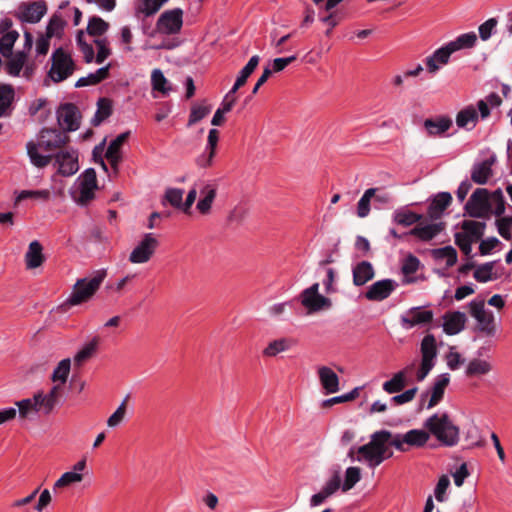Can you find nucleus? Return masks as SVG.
<instances>
[{
    "label": "nucleus",
    "mask_w": 512,
    "mask_h": 512,
    "mask_svg": "<svg viewBox=\"0 0 512 512\" xmlns=\"http://www.w3.org/2000/svg\"><path fill=\"white\" fill-rule=\"evenodd\" d=\"M51 62V68L48 75L55 83L66 80L76 69V65L72 57L62 48H57L52 53Z\"/></svg>",
    "instance_id": "39448f33"
},
{
    "label": "nucleus",
    "mask_w": 512,
    "mask_h": 512,
    "mask_svg": "<svg viewBox=\"0 0 512 512\" xmlns=\"http://www.w3.org/2000/svg\"><path fill=\"white\" fill-rule=\"evenodd\" d=\"M443 330L447 335L460 333L467 321L466 315L460 311L447 312L443 316Z\"/></svg>",
    "instance_id": "4be33fe9"
},
{
    "label": "nucleus",
    "mask_w": 512,
    "mask_h": 512,
    "mask_svg": "<svg viewBox=\"0 0 512 512\" xmlns=\"http://www.w3.org/2000/svg\"><path fill=\"white\" fill-rule=\"evenodd\" d=\"M219 141V131L217 129H211L208 133L206 154L200 156L197 159V163L201 167H209L213 163V159L216 155L217 144Z\"/></svg>",
    "instance_id": "a878e982"
},
{
    "label": "nucleus",
    "mask_w": 512,
    "mask_h": 512,
    "mask_svg": "<svg viewBox=\"0 0 512 512\" xmlns=\"http://www.w3.org/2000/svg\"><path fill=\"white\" fill-rule=\"evenodd\" d=\"M422 219L423 215L417 214L405 207L398 208L392 213V222L403 227H408L415 223L418 224Z\"/></svg>",
    "instance_id": "7c9ffc66"
},
{
    "label": "nucleus",
    "mask_w": 512,
    "mask_h": 512,
    "mask_svg": "<svg viewBox=\"0 0 512 512\" xmlns=\"http://www.w3.org/2000/svg\"><path fill=\"white\" fill-rule=\"evenodd\" d=\"M423 426L444 446L452 447L459 441V428L454 425L447 413L433 414L425 420Z\"/></svg>",
    "instance_id": "7ed1b4c3"
},
{
    "label": "nucleus",
    "mask_w": 512,
    "mask_h": 512,
    "mask_svg": "<svg viewBox=\"0 0 512 512\" xmlns=\"http://www.w3.org/2000/svg\"><path fill=\"white\" fill-rule=\"evenodd\" d=\"M67 25L66 20L59 13H54L46 27V31L44 34L47 35V38H62L64 34L65 26Z\"/></svg>",
    "instance_id": "4c0bfd02"
},
{
    "label": "nucleus",
    "mask_w": 512,
    "mask_h": 512,
    "mask_svg": "<svg viewBox=\"0 0 512 512\" xmlns=\"http://www.w3.org/2000/svg\"><path fill=\"white\" fill-rule=\"evenodd\" d=\"M461 228L466 238L473 242L480 240L484 235L486 224L484 222H478L474 220H464L461 223Z\"/></svg>",
    "instance_id": "c9c22d12"
},
{
    "label": "nucleus",
    "mask_w": 512,
    "mask_h": 512,
    "mask_svg": "<svg viewBox=\"0 0 512 512\" xmlns=\"http://www.w3.org/2000/svg\"><path fill=\"white\" fill-rule=\"evenodd\" d=\"M317 372L320 384L326 394H333L339 391V377L331 368L321 366Z\"/></svg>",
    "instance_id": "b1692460"
},
{
    "label": "nucleus",
    "mask_w": 512,
    "mask_h": 512,
    "mask_svg": "<svg viewBox=\"0 0 512 512\" xmlns=\"http://www.w3.org/2000/svg\"><path fill=\"white\" fill-rule=\"evenodd\" d=\"M19 38V33L17 31H12L9 33H4L0 39V53L5 57L9 58L12 56V50L15 42Z\"/></svg>",
    "instance_id": "8fccbe9b"
},
{
    "label": "nucleus",
    "mask_w": 512,
    "mask_h": 512,
    "mask_svg": "<svg viewBox=\"0 0 512 512\" xmlns=\"http://www.w3.org/2000/svg\"><path fill=\"white\" fill-rule=\"evenodd\" d=\"M109 29V23L98 16L89 19L87 32L91 36H102Z\"/></svg>",
    "instance_id": "5fc2aeb1"
},
{
    "label": "nucleus",
    "mask_w": 512,
    "mask_h": 512,
    "mask_svg": "<svg viewBox=\"0 0 512 512\" xmlns=\"http://www.w3.org/2000/svg\"><path fill=\"white\" fill-rule=\"evenodd\" d=\"M495 161V156H492L480 163L474 164L471 171V180L479 185L486 184L493 175L492 166Z\"/></svg>",
    "instance_id": "5701e85b"
},
{
    "label": "nucleus",
    "mask_w": 512,
    "mask_h": 512,
    "mask_svg": "<svg viewBox=\"0 0 512 512\" xmlns=\"http://www.w3.org/2000/svg\"><path fill=\"white\" fill-rule=\"evenodd\" d=\"M99 338L94 337L89 343H87L75 356L74 364L81 366L85 361L90 359L97 350Z\"/></svg>",
    "instance_id": "de8ad7c7"
},
{
    "label": "nucleus",
    "mask_w": 512,
    "mask_h": 512,
    "mask_svg": "<svg viewBox=\"0 0 512 512\" xmlns=\"http://www.w3.org/2000/svg\"><path fill=\"white\" fill-rule=\"evenodd\" d=\"M378 191L377 188H369L367 189L357 204V215L360 218H365L370 213V202L371 199L375 196V193Z\"/></svg>",
    "instance_id": "09e8293b"
},
{
    "label": "nucleus",
    "mask_w": 512,
    "mask_h": 512,
    "mask_svg": "<svg viewBox=\"0 0 512 512\" xmlns=\"http://www.w3.org/2000/svg\"><path fill=\"white\" fill-rule=\"evenodd\" d=\"M469 307L471 316L477 321L476 330L487 337H493L496 333V323L493 312L485 309L484 301H472Z\"/></svg>",
    "instance_id": "6e6552de"
},
{
    "label": "nucleus",
    "mask_w": 512,
    "mask_h": 512,
    "mask_svg": "<svg viewBox=\"0 0 512 512\" xmlns=\"http://www.w3.org/2000/svg\"><path fill=\"white\" fill-rule=\"evenodd\" d=\"M361 470L358 467H349L345 473V481L342 486L344 492L352 489L357 482L360 481Z\"/></svg>",
    "instance_id": "680f3d73"
},
{
    "label": "nucleus",
    "mask_w": 512,
    "mask_h": 512,
    "mask_svg": "<svg viewBox=\"0 0 512 512\" xmlns=\"http://www.w3.org/2000/svg\"><path fill=\"white\" fill-rule=\"evenodd\" d=\"M472 218H490L492 214L491 194L485 188H477L464 206Z\"/></svg>",
    "instance_id": "423d86ee"
},
{
    "label": "nucleus",
    "mask_w": 512,
    "mask_h": 512,
    "mask_svg": "<svg viewBox=\"0 0 512 512\" xmlns=\"http://www.w3.org/2000/svg\"><path fill=\"white\" fill-rule=\"evenodd\" d=\"M79 196L73 195L74 200L80 205H86L94 199V191L97 189V177L93 168H89L79 177Z\"/></svg>",
    "instance_id": "2eb2a0df"
},
{
    "label": "nucleus",
    "mask_w": 512,
    "mask_h": 512,
    "mask_svg": "<svg viewBox=\"0 0 512 512\" xmlns=\"http://www.w3.org/2000/svg\"><path fill=\"white\" fill-rule=\"evenodd\" d=\"M452 126V119L448 116L428 118L424 121V127L429 136H439L445 133Z\"/></svg>",
    "instance_id": "c756f323"
},
{
    "label": "nucleus",
    "mask_w": 512,
    "mask_h": 512,
    "mask_svg": "<svg viewBox=\"0 0 512 512\" xmlns=\"http://www.w3.org/2000/svg\"><path fill=\"white\" fill-rule=\"evenodd\" d=\"M83 480V475L75 471H68L61 475V477L54 483L53 490L69 487L72 484L79 483Z\"/></svg>",
    "instance_id": "864d4df0"
},
{
    "label": "nucleus",
    "mask_w": 512,
    "mask_h": 512,
    "mask_svg": "<svg viewBox=\"0 0 512 512\" xmlns=\"http://www.w3.org/2000/svg\"><path fill=\"white\" fill-rule=\"evenodd\" d=\"M112 114V102L107 98H100L97 103V111L92 124L98 126L101 122L107 119Z\"/></svg>",
    "instance_id": "a18cd8bd"
},
{
    "label": "nucleus",
    "mask_w": 512,
    "mask_h": 512,
    "mask_svg": "<svg viewBox=\"0 0 512 512\" xmlns=\"http://www.w3.org/2000/svg\"><path fill=\"white\" fill-rule=\"evenodd\" d=\"M53 160L54 166H57L58 173L62 176H72L79 170L78 153L74 149H64L54 153Z\"/></svg>",
    "instance_id": "ddd939ff"
},
{
    "label": "nucleus",
    "mask_w": 512,
    "mask_h": 512,
    "mask_svg": "<svg viewBox=\"0 0 512 512\" xmlns=\"http://www.w3.org/2000/svg\"><path fill=\"white\" fill-rule=\"evenodd\" d=\"M111 64L106 65L105 67L99 68L96 72L90 73L86 77H81L75 83V87H85L90 85H96L103 80L107 79L109 76Z\"/></svg>",
    "instance_id": "58836bf2"
},
{
    "label": "nucleus",
    "mask_w": 512,
    "mask_h": 512,
    "mask_svg": "<svg viewBox=\"0 0 512 512\" xmlns=\"http://www.w3.org/2000/svg\"><path fill=\"white\" fill-rule=\"evenodd\" d=\"M432 255L437 260L446 259L447 267H452L457 262V251L452 246L433 249Z\"/></svg>",
    "instance_id": "3c124183"
},
{
    "label": "nucleus",
    "mask_w": 512,
    "mask_h": 512,
    "mask_svg": "<svg viewBox=\"0 0 512 512\" xmlns=\"http://www.w3.org/2000/svg\"><path fill=\"white\" fill-rule=\"evenodd\" d=\"M301 304L308 310V313H315L331 308L332 302L329 298L319 294V283H314L301 292Z\"/></svg>",
    "instance_id": "9d476101"
},
{
    "label": "nucleus",
    "mask_w": 512,
    "mask_h": 512,
    "mask_svg": "<svg viewBox=\"0 0 512 512\" xmlns=\"http://www.w3.org/2000/svg\"><path fill=\"white\" fill-rule=\"evenodd\" d=\"M415 364L406 366L401 371L395 373L393 377L383 383V390L389 394L401 392L407 385L408 375L414 370Z\"/></svg>",
    "instance_id": "aec40b11"
},
{
    "label": "nucleus",
    "mask_w": 512,
    "mask_h": 512,
    "mask_svg": "<svg viewBox=\"0 0 512 512\" xmlns=\"http://www.w3.org/2000/svg\"><path fill=\"white\" fill-rule=\"evenodd\" d=\"M42 250V245L36 240L29 244L28 251L25 255L26 266L28 269H34L42 265L45 260Z\"/></svg>",
    "instance_id": "72a5a7b5"
},
{
    "label": "nucleus",
    "mask_w": 512,
    "mask_h": 512,
    "mask_svg": "<svg viewBox=\"0 0 512 512\" xmlns=\"http://www.w3.org/2000/svg\"><path fill=\"white\" fill-rule=\"evenodd\" d=\"M492 370V366L486 360L480 358L472 359L465 370L467 377H479L488 374Z\"/></svg>",
    "instance_id": "a19ab883"
},
{
    "label": "nucleus",
    "mask_w": 512,
    "mask_h": 512,
    "mask_svg": "<svg viewBox=\"0 0 512 512\" xmlns=\"http://www.w3.org/2000/svg\"><path fill=\"white\" fill-rule=\"evenodd\" d=\"M421 352V363L420 367L416 373L417 381H423L429 372L435 366V360L437 357V345L435 336L432 334H427L421 341L420 346Z\"/></svg>",
    "instance_id": "0eeeda50"
},
{
    "label": "nucleus",
    "mask_w": 512,
    "mask_h": 512,
    "mask_svg": "<svg viewBox=\"0 0 512 512\" xmlns=\"http://www.w3.org/2000/svg\"><path fill=\"white\" fill-rule=\"evenodd\" d=\"M477 42V35L474 32L464 33L459 35L454 41L449 42L454 52L461 49H468L475 46Z\"/></svg>",
    "instance_id": "49530a36"
},
{
    "label": "nucleus",
    "mask_w": 512,
    "mask_h": 512,
    "mask_svg": "<svg viewBox=\"0 0 512 512\" xmlns=\"http://www.w3.org/2000/svg\"><path fill=\"white\" fill-rule=\"evenodd\" d=\"M130 396L127 395L121 404L118 406V408L115 410V412L108 418L107 420V426L110 428L117 427L125 418L126 411H127V402L129 400Z\"/></svg>",
    "instance_id": "4d7b16f0"
},
{
    "label": "nucleus",
    "mask_w": 512,
    "mask_h": 512,
    "mask_svg": "<svg viewBox=\"0 0 512 512\" xmlns=\"http://www.w3.org/2000/svg\"><path fill=\"white\" fill-rule=\"evenodd\" d=\"M159 245L152 233H146L129 255V261L133 264L147 263L154 255Z\"/></svg>",
    "instance_id": "f8f14e48"
},
{
    "label": "nucleus",
    "mask_w": 512,
    "mask_h": 512,
    "mask_svg": "<svg viewBox=\"0 0 512 512\" xmlns=\"http://www.w3.org/2000/svg\"><path fill=\"white\" fill-rule=\"evenodd\" d=\"M444 229H445L444 222H436V223H429V224L423 225L422 221H420L417 226L412 228L406 234L414 236L421 241L428 242V241L432 240L433 238H435Z\"/></svg>",
    "instance_id": "6ab92c4d"
},
{
    "label": "nucleus",
    "mask_w": 512,
    "mask_h": 512,
    "mask_svg": "<svg viewBox=\"0 0 512 512\" xmlns=\"http://www.w3.org/2000/svg\"><path fill=\"white\" fill-rule=\"evenodd\" d=\"M391 438V432L388 430H379L371 435L369 443L360 446L357 452L363 458L370 468L379 466L385 459L391 458L393 452L388 447V440Z\"/></svg>",
    "instance_id": "f03ea898"
},
{
    "label": "nucleus",
    "mask_w": 512,
    "mask_h": 512,
    "mask_svg": "<svg viewBox=\"0 0 512 512\" xmlns=\"http://www.w3.org/2000/svg\"><path fill=\"white\" fill-rule=\"evenodd\" d=\"M14 99V87L11 84H0V118L11 115Z\"/></svg>",
    "instance_id": "c85d7f7f"
},
{
    "label": "nucleus",
    "mask_w": 512,
    "mask_h": 512,
    "mask_svg": "<svg viewBox=\"0 0 512 512\" xmlns=\"http://www.w3.org/2000/svg\"><path fill=\"white\" fill-rule=\"evenodd\" d=\"M184 191L180 188H168L165 192V200L170 203L174 208L182 211V199Z\"/></svg>",
    "instance_id": "69168bd1"
},
{
    "label": "nucleus",
    "mask_w": 512,
    "mask_h": 512,
    "mask_svg": "<svg viewBox=\"0 0 512 512\" xmlns=\"http://www.w3.org/2000/svg\"><path fill=\"white\" fill-rule=\"evenodd\" d=\"M478 120V113L474 107L469 106L460 112L456 116V124L460 128H467L471 130L475 127Z\"/></svg>",
    "instance_id": "ea45409f"
},
{
    "label": "nucleus",
    "mask_w": 512,
    "mask_h": 512,
    "mask_svg": "<svg viewBox=\"0 0 512 512\" xmlns=\"http://www.w3.org/2000/svg\"><path fill=\"white\" fill-rule=\"evenodd\" d=\"M359 390H360V388L356 387V388H354L352 391H350L347 394H344V395H341V396L332 397L330 399H326V400L322 401L321 406H322V408H330V407H332L335 404H340V403L352 401V400L356 399L359 396Z\"/></svg>",
    "instance_id": "bf43d9fd"
},
{
    "label": "nucleus",
    "mask_w": 512,
    "mask_h": 512,
    "mask_svg": "<svg viewBox=\"0 0 512 512\" xmlns=\"http://www.w3.org/2000/svg\"><path fill=\"white\" fill-rule=\"evenodd\" d=\"M494 265V261L479 265L474 271V278L481 283H486L490 280L496 279L497 276H494L492 273Z\"/></svg>",
    "instance_id": "6e6d98bb"
},
{
    "label": "nucleus",
    "mask_w": 512,
    "mask_h": 512,
    "mask_svg": "<svg viewBox=\"0 0 512 512\" xmlns=\"http://www.w3.org/2000/svg\"><path fill=\"white\" fill-rule=\"evenodd\" d=\"M450 382L449 374H442L440 375L437 380L435 381L433 387H432V393L431 397L429 399V402L427 404V408L431 409L434 406H436L443 398L444 391L446 387L448 386Z\"/></svg>",
    "instance_id": "f704fd0d"
},
{
    "label": "nucleus",
    "mask_w": 512,
    "mask_h": 512,
    "mask_svg": "<svg viewBox=\"0 0 512 512\" xmlns=\"http://www.w3.org/2000/svg\"><path fill=\"white\" fill-rule=\"evenodd\" d=\"M454 53L449 43L437 49L431 56L427 57L425 62L429 73H435L439 70V65L448 63L451 54Z\"/></svg>",
    "instance_id": "393cba45"
},
{
    "label": "nucleus",
    "mask_w": 512,
    "mask_h": 512,
    "mask_svg": "<svg viewBox=\"0 0 512 512\" xmlns=\"http://www.w3.org/2000/svg\"><path fill=\"white\" fill-rule=\"evenodd\" d=\"M97 47V55L95 56V62L98 64L103 63L111 54V50L108 47V40L106 38H100L94 40Z\"/></svg>",
    "instance_id": "338daca9"
},
{
    "label": "nucleus",
    "mask_w": 512,
    "mask_h": 512,
    "mask_svg": "<svg viewBox=\"0 0 512 512\" xmlns=\"http://www.w3.org/2000/svg\"><path fill=\"white\" fill-rule=\"evenodd\" d=\"M293 344V340L288 338H280L273 340L263 350V355L266 357H274L281 352L289 350L293 346Z\"/></svg>",
    "instance_id": "37998d69"
},
{
    "label": "nucleus",
    "mask_w": 512,
    "mask_h": 512,
    "mask_svg": "<svg viewBox=\"0 0 512 512\" xmlns=\"http://www.w3.org/2000/svg\"><path fill=\"white\" fill-rule=\"evenodd\" d=\"M353 284L355 286H363L375 276L373 265L368 261H361L357 263L353 269Z\"/></svg>",
    "instance_id": "bb28decb"
},
{
    "label": "nucleus",
    "mask_w": 512,
    "mask_h": 512,
    "mask_svg": "<svg viewBox=\"0 0 512 512\" xmlns=\"http://www.w3.org/2000/svg\"><path fill=\"white\" fill-rule=\"evenodd\" d=\"M491 203L495 205L494 210L492 209V213L497 217H503L502 215L506 209V201L503 195V192L500 188L496 189L491 193Z\"/></svg>",
    "instance_id": "13d9d810"
},
{
    "label": "nucleus",
    "mask_w": 512,
    "mask_h": 512,
    "mask_svg": "<svg viewBox=\"0 0 512 512\" xmlns=\"http://www.w3.org/2000/svg\"><path fill=\"white\" fill-rule=\"evenodd\" d=\"M80 118V111L73 103L62 104L57 111L58 124L66 133L76 131L79 128Z\"/></svg>",
    "instance_id": "dca6fc26"
},
{
    "label": "nucleus",
    "mask_w": 512,
    "mask_h": 512,
    "mask_svg": "<svg viewBox=\"0 0 512 512\" xmlns=\"http://www.w3.org/2000/svg\"><path fill=\"white\" fill-rule=\"evenodd\" d=\"M69 141L70 137L65 131L43 128L37 143L32 141L27 143V154L34 166L44 168L53 161L54 153L64 150Z\"/></svg>",
    "instance_id": "f257e3e1"
},
{
    "label": "nucleus",
    "mask_w": 512,
    "mask_h": 512,
    "mask_svg": "<svg viewBox=\"0 0 512 512\" xmlns=\"http://www.w3.org/2000/svg\"><path fill=\"white\" fill-rule=\"evenodd\" d=\"M397 287L392 279H383L374 282L365 292V297L370 301H383L387 299Z\"/></svg>",
    "instance_id": "a211bd4d"
},
{
    "label": "nucleus",
    "mask_w": 512,
    "mask_h": 512,
    "mask_svg": "<svg viewBox=\"0 0 512 512\" xmlns=\"http://www.w3.org/2000/svg\"><path fill=\"white\" fill-rule=\"evenodd\" d=\"M21 419H32L38 412L42 411V405L38 399L37 393L32 398L22 399L16 402Z\"/></svg>",
    "instance_id": "cd10ccee"
},
{
    "label": "nucleus",
    "mask_w": 512,
    "mask_h": 512,
    "mask_svg": "<svg viewBox=\"0 0 512 512\" xmlns=\"http://www.w3.org/2000/svg\"><path fill=\"white\" fill-rule=\"evenodd\" d=\"M430 439V434L427 429H411L404 434L403 442L410 447L421 448L426 445Z\"/></svg>",
    "instance_id": "473e14b6"
},
{
    "label": "nucleus",
    "mask_w": 512,
    "mask_h": 512,
    "mask_svg": "<svg viewBox=\"0 0 512 512\" xmlns=\"http://www.w3.org/2000/svg\"><path fill=\"white\" fill-rule=\"evenodd\" d=\"M151 83L153 89L161 92L163 95H167L171 91V86L160 69L152 71Z\"/></svg>",
    "instance_id": "603ef678"
},
{
    "label": "nucleus",
    "mask_w": 512,
    "mask_h": 512,
    "mask_svg": "<svg viewBox=\"0 0 512 512\" xmlns=\"http://www.w3.org/2000/svg\"><path fill=\"white\" fill-rule=\"evenodd\" d=\"M49 197L50 192L48 190H23L17 195L14 204L18 205L21 201L29 198L48 200Z\"/></svg>",
    "instance_id": "0e129e2a"
},
{
    "label": "nucleus",
    "mask_w": 512,
    "mask_h": 512,
    "mask_svg": "<svg viewBox=\"0 0 512 512\" xmlns=\"http://www.w3.org/2000/svg\"><path fill=\"white\" fill-rule=\"evenodd\" d=\"M200 194L202 198L197 203V209L201 214L206 215L210 212L212 203L216 197V187L210 183H204L200 189Z\"/></svg>",
    "instance_id": "2f4dec72"
},
{
    "label": "nucleus",
    "mask_w": 512,
    "mask_h": 512,
    "mask_svg": "<svg viewBox=\"0 0 512 512\" xmlns=\"http://www.w3.org/2000/svg\"><path fill=\"white\" fill-rule=\"evenodd\" d=\"M65 388L61 384H54L48 393L37 392L44 415H49L59 405L64 397Z\"/></svg>",
    "instance_id": "f3484780"
},
{
    "label": "nucleus",
    "mask_w": 512,
    "mask_h": 512,
    "mask_svg": "<svg viewBox=\"0 0 512 512\" xmlns=\"http://www.w3.org/2000/svg\"><path fill=\"white\" fill-rule=\"evenodd\" d=\"M498 233L507 241L512 239V216H504L496 219Z\"/></svg>",
    "instance_id": "052dcab7"
},
{
    "label": "nucleus",
    "mask_w": 512,
    "mask_h": 512,
    "mask_svg": "<svg viewBox=\"0 0 512 512\" xmlns=\"http://www.w3.org/2000/svg\"><path fill=\"white\" fill-rule=\"evenodd\" d=\"M498 21L496 18H490L482 23L479 28V36L481 40L487 41L491 36L495 28L497 27Z\"/></svg>",
    "instance_id": "774afa93"
},
{
    "label": "nucleus",
    "mask_w": 512,
    "mask_h": 512,
    "mask_svg": "<svg viewBox=\"0 0 512 512\" xmlns=\"http://www.w3.org/2000/svg\"><path fill=\"white\" fill-rule=\"evenodd\" d=\"M70 368L71 360L69 358L61 360L51 375V381L54 384H61L62 387L65 388V384L70 373Z\"/></svg>",
    "instance_id": "79ce46f5"
},
{
    "label": "nucleus",
    "mask_w": 512,
    "mask_h": 512,
    "mask_svg": "<svg viewBox=\"0 0 512 512\" xmlns=\"http://www.w3.org/2000/svg\"><path fill=\"white\" fill-rule=\"evenodd\" d=\"M434 313L432 310H426L423 307H412L403 313L400 317L401 325L409 330L416 326H425L433 321Z\"/></svg>",
    "instance_id": "4468645a"
},
{
    "label": "nucleus",
    "mask_w": 512,
    "mask_h": 512,
    "mask_svg": "<svg viewBox=\"0 0 512 512\" xmlns=\"http://www.w3.org/2000/svg\"><path fill=\"white\" fill-rule=\"evenodd\" d=\"M183 25V10L174 8L163 12L156 22L157 32L174 35L180 32Z\"/></svg>",
    "instance_id": "9b49d317"
},
{
    "label": "nucleus",
    "mask_w": 512,
    "mask_h": 512,
    "mask_svg": "<svg viewBox=\"0 0 512 512\" xmlns=\"http://www.w3.org/2000/svg\"><path fill=\"white\" fill-rule=\"evenodd\" d=\"M47 12L44 0L21 2L11 14L22 23L36 24Z\"/></svg>",
    "instance_id": "1a4fd4ad"
},
{
    "label": "nucleus",
    "mask_w": 512,
    "mask_h": 512,
    "mask_svg": "<svg viewBox=\"0 0 512 512\" xmlns=\"http://www.w3.org/2000/svg\"><path fill=\"white\" fill-rule=\"evenodd\" d=\"M106 275V270L101 269L97 270L90 279H78L73 286V290L67 300V304L70 306H75L88 301L99 289Z\"/></svg>",
    "instance_id": "20e7f679"
},
{
    "label": "nucleus",
    "mask_w": 512,
    "mask_h": 512,
    "mask_svg": "<svg viewBox=\"0 0 512 512\" xmlns=\"http://www.w3.org/2000/svg\"><path fill=\"white\" fill-rule=\"evenodd\" d=\"M211 111V106L209 105H193L189 120H188V126H193L203 118H205Z\"/></svg>",
    "instance_id": "e2e57ef3"
},
{
    "label": "nucleus",
    "mask_w": 512,
    "mask_h": 512,
    "mask_svg": "<svg viewBox=\"0 0 512 512\" xmlns=\"http://www.w3.org/2000/svg\"><path fill=\"white\" fill-rule=\"evenodd\" d=\"M9 61L6 63V71L11 76H18L25 64L26 54L23 51L16 52L14 55L9 57Z\"/></svg>",
    "instance_id": "c03bdc74"
},
{
    "label": "nucleus",
    "mask_w": 512,
    "mask_h": 512,
    "mask_svg": "<svg viewBox=\"0 0 512 512\" xmlns=\"http://www.w3.org/2000/svg\"><path fill=\"white\" fill-rule=\"evenodd\" d=\"M451 203L452 195L449 192L438 193L428 206L427 214L430 220L436 221L440 219Z\"/></svg>",
    "instance_id": "412c9836"
},
{
    "label": "nucleus",
    "mask_w": 512,
    "mask_h": 512,
    "mask_svg": "<svg viewBox=\"0 0 512 512\" xmlns=\"http://www.w3.org/2000/svg\"><path fill=\"white\" fill-rule=\"evenodd\" d=\"M259 61H260V57L258 55H254L250 58L248 63L240 71L233 87L231 88V90H233V92H237L241 87H243L246 84L247 79L250 77V75L254 72V70L258 66Z\"/></svg>",
    "instance_id": "e433bc0d"
}]
</instances>
